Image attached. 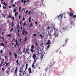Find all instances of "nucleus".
Masks as SVG:
<instances>
[{"label":"nucleus","mask_w":76,"mask_h":76,"mask_svg":"<svg viewBox=\"0 0 76 76\" xmlns=\"http://www.w3.org/2000/svg\"><path fill=\"white\" fill-rule=\"evenodd\" d=\"M36 57H37V55L35 54H33V58L34 59V61L32 64L31 66V67H34V65H35V64L36 63V59H37V58H36Z\"/></svg>","instance_id":"f257e3e1"},{"label":"nucleus","mask_w":76,"mask_h":76,"mask_svg":"<svg viewBox=\"0 0 76 76\" xmlns=\"http://www.w3.org/2000/svg\"><path fill=\"white\" fill-rule=\"evenodd\" d=\"M34 45L33 44L31 45V48L30 49V51L31 53H34V50L33 49H34Z\"/></svg>","instance_id":"f03ea898"},{"label":"nucleus","mask_w":76,"mask_h":76,"mask_svg":"<svg viewBox=\"0 0 76 76\" xmlns=\"http://www.w3.org/2000/svg\"><path fill=\"white\" fill-rule=\"evenodd\" d=\"M24 66H25V64H23L21 66V67L20 68V70L19 71L20 72H22V70H23V67H24Z\"/></svg>","instance_id":"7ed1b4c3"},{"label":"nucleus","mask_w":76,"mask_h":76,"mask_svg":"<svg viewBox=\"0 0 76 76\" xmlns=\"http://www.w3.org/2000/svg\"><path fill=\"white\" fill-rule=\"evenodd\" d=\"M9 63H6V61H5L4 62V63L2 65V66H5V64H6L5 66V67H7V66H8V65H9Z\"/></svg>","instance_id":"20e7f679"},{"label":"nucleus","mask_w":76,"mask_h":76,"mask_svg":"<svg viewBox=\"0 0 76 76\" xmlns=\"http://www.w3.org/2000/svg\"><path fill=\"white\" fill-rule=\"evenodd\" d=\"M22 32V34L24 35H26V34H28V33L26 31H23Z\"/></svg>","instance_id":"39448f33"},{"label":"nucleus","mask_w":76,"mask_h":76,"mask_svg":"<svg viewBox=\"0 0 76 76\" xmlns=\"http://www.w3.org/2000/svg\"><path fill=\"white\" fill-rule=\"evenodd\" d=\"M60 20H62V18H63V15L61 14L58 17V19H60Z\"/></svg>","instance_id":"423d86ee"},{"label":"nucleus","mask_w":76,"mask_h":76,"mask_svg":"<svg viewBox=\"0 0 76 76\" xmlns=\"http://www.w3.org/2000/svg\"><path fill=\"white\" fill-rule=\"evenodd\" d=\"M54 34L53 35L54 37V38H56V37H57V35H57V37H58V34H57V32H55L54 33Z\"/></svg>","instance_id":"0eeeda50"},{"label":"nucleus","mask_w":76,"mask_h":76,"mask_svg":"<svg viewBox=\"0 0 76 76\" xmlns=\"http://www.w3.org/2000/svg\"><path fill=\"white\" fill-rule=\"evenodd\" d=\"M18 67H16L15 70V73L14 74L15 75H16L17 74V72H18Z\"/></svg>","instance_id":"6e6552de"},{"label":"nucleus","mask_w":76,"mask_h":76,"mask_svg":"<svg viewBox=\"0 0 76 76\" xmlns=\"http://www.w3.org/2000/svg\"><path fill=\"white\" fill-rule=\"evenodd\" d=\"M35 48L36 50H37V51H38V53L39 54H41V53H39V50L38 49V48H37V47L35 46Z\"/></svg>","instance_id":"1a4fd4ad"},{"label":"nucleus","mask_w":76,"mask_h":76,"mask_svg":"<svg viewBox=\"0 0 76 76\" xmlns=\"http://www.w3.org/2000/svg\"><path fill=\"white\" fill-rule=\"evenodd\" d=\"M28 71L30 73H32V71H31V68H29L28 69Z\"/></svg>","instance_id":"9d476101"},{"label":"nucleus","mask_w":76,"mask_h":76,"mask_svg":"<svg viewBox=\"0 0 76 76\" xmlns=\"http://www.w3.org/2000/svg\"><path fill=\"white\" fill-rule=\"evenodd\" d=\"M29 47L27 48L26 49V50L25 51V54H26V53H27V52H28V51H29Z\"/></svg>","instance_id":"9b49d317"},{"label":"nucleus","mask_w":76,"mask_h":76,"mask_svg":"<svg viewBox=\"0 0 76 76\" xmlns=\"http://www.w3.org/2000/svg\"><path fill=\"white\" fill-rule=\"evenodd\" d=\"M15 42L16 43V45H18H18L19 44V43H18V40L17 39L15 40Z\"/></svg>","instance_id":"f8f14e48"},{"label":"nucleus","mask_w":76,"mask_h":76,"mask_svg":"<svg viewBox=\"0 0 76 76\" xmlns=\"http://www.w3.org/2000/svg\"><path fill=\"white\" fill-rule=\"evenodd\" d=\"M67 29V27H63L62 28V30L63 31V30H64V31H66Z\"/></svg>","instance_id":"ddd939ff"},{"label":"nucleus","mask_w":76,"mask_h":76,"mask_svg":"<svg viewBox=\"0 0 76 76\" xmlns=\"http://www.w3.org/2000/svg\"><path fill=\"white\" fill-rule=\"evenodd\" d=\"M48 35L50 37H52V35H51V32H49L48 33Z\"/></svg>","instance_id":"4468645a"},{"label":"nucleus","mask_w":76,"mask_h":76,"mask_svg":"<svg viewBox=\"0 0 76 76\" xmlns=\"http://www.w3.org/2000/svg\"><path fill=\"white\" fill-rule=\"evenodd\" d=\"M28 64H26V68L25 69V71H26V69H28Z\"/></svg>","instance_id":"2eb2a0df"},{"label":"nucleus","mask_w":76,"mask_h":76,"mask_svg":"<svg viewBox=\"0 0 76 76\" xmlns=\"http://www.w3.org/2000/svg\"><path fill=\"white\" fill-rule=\"evenodd\" d=\"M11 25L12 28H13V26H14V22L13 21L11 22Z\"/></svg>","instance_id":"dca6fc26"},{"label":"nucleus","mask_w":76,"mask_h":76,"mask_svg":"<svg viewBox=\"0 0 76 76\" xmlns=\"http://www.w3.org/2000/svg\"><path fill=\"white\" fill-rule=\"evenodd\" d=\"M48 42H46V44H51V43L50 42V40H49L48 41Z\"/></svg>","instance_id":"f3484780"},{"label":"nucleus","mask_w":76,"mask_h":76,"mask_svg":"<svg viewBox=\"0 0 76 76\" xmlns=\"http://www.w3.org/2000/svg\"><path fill=\"white\" fill-rule=\"evenodd\" d=\"M73 13L71 12L69 14V16H70L71 17H72L73 16Z\"/></svg>","instance_id":"a211bd4d"},{"label":"nucleus","mask_w":76,"mask_h":76,"mask_svg":"<svg viewBox=\"0 0 76 76\" xmlns=\"http://www.w3.org/2000/svg\"><path fill=\"white\" fill-rule=\"evenodd\" d=\"M14 57L15 58H17V54L15 53H14Z\"/></svg>","instance_id":"6ab92c4d"},{"label":"nucleus","mask_w":76,"mask_h":76,"mask_svg":"<svg viewBox=\"0 0 76 76\" xmlns=\"http://www.w3.org/2000/svg\"><path fill=\"white\" fill-rule=\"evenodd\" d=\"M1 46H3V47H4V44L3 43V42H2L0 44Z\"/></svg>","instance_id":"aec40b11"},{"label":"nucleus","mask_w":76,"mask_h":76,"mask_svg":"<svg viewBox=\"0 0 76 76\" xmlns=\"http://www.w3.org/2000/svg\"><path fill=\"white\" fill-rule=\"evenodd\" d=\"M12 18V16H11L10 14L7 17V19H8L9 18Z\"/></svg>","instance_id":"412c9836"},{"label":"nucleus","mask_w":76,"mask_h":76,"mask_svg":"<svg viewBox=\"0 0 76 76\" xmlns=\"http://www.w3.org/2000/svg\"><path fill=\"white\" fill-rule=\"evenodd\" d=\"M16 15L17 16H18V12H17L15 13V16H16Z\"/></svg>","instance_id":"4be33fe9"},{"label":"nucleus","mask_w":76,"mask_h":76,"mask_svg":"<svg viewBox=\"0 0 76 76\" xmlns=\"http://www.w3.org/2000/svg\"><path fill=\"white\" fill-rule=\"evenodd\" d=\"M4 63V62L3 61H2L1 62V63L0 64V67H1L2 66V64Z\"/></svg>","instance_id":"5701e85b"},{"label":"nucleus","mask_w":76,"mask_h":76,"mask_svg":"<svg viewBox=\"0 0 76 76\" xmlns=\"http://www.w3.org/2000/svg\"><path fill=\"white\" fill-rule=\"evenodd\" d=\"M28 20L29 22H31V17H29L28 18Z\"/></svg>","instance_id":"b1692460"},{"label":"nucleus","mask_w":76,"mask_h":76,"mask_svg":"<svg viewBox=\"0 0 76 76\" xmlns=\"http://www.w3.org/2000/svg\"><path fill=\"white\" fill-rule=\"evenodd\" d=\"M68 39H66L65 40V45H66V44H67V41H68Z\"/></svg>","instance_id":"393cba45"},{"label":"nucleus","mask_w":76,"mask_h":76,"mask_svg":"<svg viewBox=\"0 0 76 76\" xmlns=\"http://www.w3.org/2000/svg\"><path fill=\"white\" fill-rule=\"evenodd\" d=\"M18 9H19V10L20 12H21V7L20 6Z\"/></svg>","instance_id":"a878e982"},{"label":"nucleus","mask_w":76,"mask_h":76,"mask_svg":"<svg viewBox=\"0 0 76 76\" xmlns=\"http://www.w3.org/2000/svg\"><path fill=\"white\" fill-rule=\"evenodd\" d=\"M16 63L17 64V65H19V60L17 59L16 61Z\"/></svg>","instance_id":"bb28decb"},{"label":"nucleus","mask_w":76,"mask_h":76,"mask_svg":"<svg viewBox=\"0 0 76 76\" xmlns=\"http://www.w3.org/2000/svg\"><path fill=\"white\" fill-rule=\"evenodd\" d=\"M10 72V70H7L6 71V73L7 74V73H9V72Z\"/></svg>","instance_id":"cd10ccee"},{"label":"nucleus","mask_w":76,"mask_h":76,"mask_svg":"<svg viewBox=\"0 0 76 76\" xmlns=\"http://www.w3.org/2000/svg\"><path fill=\"white\" fill-rule=\"evenodd\" d=\"M3 4L4 5V6H6L7 5V4L6 3L4 2H3Z\"/></svg>","instance_id":"c85d7f7f"},{"label":"nucleus","mask_w":76,"mask_h":76,"mask_svg":"<svg viewBox=\"0 0 76 76\" xmlns=\"http://www.w3.org/2000/svg\"><path fill=\"white\" fill-rule=\"evenodd\" d=\"M76 18V15H73L72 17H71V18Z\"/></svg>","instance_id":"c756f323"},{"label":"nucleus","mask_w":76,"mask_h":76,"mask_svg":"<svg viewBox=\"0 0 76 76\" xmlns=\"http://www.w3.org/2000/svg\"><path fill=\"white\" fill-rule=\"evenodd\" d=\"M43 57H44L43 56V55H42V54H41V56L40 57L41 59H42V58H43Z\"/></svg>","instance_id":"7c9ffc66"},{"label":"nucleus","mask_w":76,"mask_h":76,"mask_svg":"<svg viewBox=\"0 0 76 76\" xmlns=\"http://www.w3.org/2000/svg\"><path fill=\"white\" fill-rule=\"evenodd\" d=\"M7 36L8 37H11V34H10L7 35Z\"/></svg>","instance_id":"2f4dec72"},{"label":"nucleus","mask_w":76,"mask_h":76,"mask_svg":"<svg viewBox=\"0 0 76 76\" xmlns=\"http://www.w3.org/2000/svg\"><path fill=\"white\" fill-rule=\"evenodd\" d=\"M35 44H36V46L38 47V49L39 48V47H38V43H37V42H36L35 43Z\"/></svg>","instance_id":"473e14b6"},{"label":"nucleus","mask_w":76,"mask_h":76,"mask_svg":"<svg viewBox=\"0 0 76 76\" xmlns=\"http://www.w3.org/2000/svg\"><path fill=\"white\" fill-rule=\"evenodd\" d=\"M25 37V39L24 40V42H26V40H27V39H27V37H26V36Z\"/></svg>","instance_id":"72a5a7b5"},{"label":"nucleus","mask_w":76,"mask_h":76,"mask_svg":"<svg viewBox=\"0 0 76 76\" xmlns=\"http://www.w3.org/2000/svg\"><path fill=\"white\" fill-rule=\"evenodd\" d=\"M22 38H20V39H19V42H21V43H22Z\"/></svg>","instance_id":"f704fd0d"},{"label":"nucleus","mask_w":76,"mask_h":76,"mask_svg":"<svg viewBox=\"0 0 76 76\" xmlns=\"http://www.w3.org/2000/svg\"><path fill=\"white\" fill-rule=\"evenodd\" d=\"M0 53H1V54H3V50H2L0 51Z\"/></svg>","instance_id":"c9c22d12"},{"label":"nucleus","mask_w":76,"mask_h":76,"mask_svg":"<svg viewBox=\"0 0 76 76\" xmlns=\"http://www.w3.org/2000/svg\"><path fill=\"white\" fill-rule=\"evenodd\" d=\"M23 26H26V23H25V22H24V23H23Z\"/></svg>","instance_id":"e433bc0d"},{"label":"nucleus","mask_w":76,"mask_h":76,"mask_svg":"<svg viewBox=\"0 0 76 76\" xmlns=\"http://www.w3.org/2000/svg\"><path fill=\"white\" fill-rule=\"evenodd\" d=\"M15 37H14L12 39V41H14L15 40Z\"/></svg>","instance_id":"4c0bfd02"},{"label":"nucleus","mask_w":76,"mask_h":76,"mask_svg":"<svg viewBox=\"0 0 76 76\" xmlns=\"http://www.w3.org/2000/svg\"><path fill=\"white\" fill-rule=\"evenodd\" d=\"M11 55H12V52H9V56H11Z\"/></svg>","instance_id":"58836bf2"},{"label":"nucleus","mask_w":76,"mask_h":76,"mask_svg":"<svg viewBox=\"0 0 76 76\" xmlns=\"http://www.w3.org/2000/svg\"><path fill=\"white\" fill-rule=\"evenodd\" d=\"M32 23H31L30 24V25L29 26L30 28H31L32 27Z\"/></svg>","instance_id":"ea45409f"},{"label":"nucleus","mask_w":76,"mask_h":76,"mask_svg":"<svg viewBox=\"0 0 76 76\" xmlns=\"http://www.w3.org/2000/svg\"><path fill=\"white\" fill-rule=\"evenodd\" d=\"M2 16H3V17H4V18H5V15H4L3 13L2 14Z\"/></svg>","instance_id":"a19ab883"},{"label":"nucleus","mask_w":76,"mask_h":76,"mask_svg":"<svg viewBox=\"0 0 76 76\" xmlns=\"http://www.w3.org/2000/svg\"><path fill=\"white\" fill-rule=\"evenodd\" d=\"M4 58H5V59H7V56H4Z\"/></svg>","instance_id":"79ce46f5"},{"label":"nucleus","mask_w":76,"mask_h":76,"mask_svg":"<svg viewBox=\"0 0 76 76\" xmlns=\"http://www.w3.org/2000/svg\"><path fill=\"white\" fill-rule=\"evenodd\" d=\"M19 28V25H18L17 26V29H18Z\"/></svg>","instance_id":"37998d69"},{"label":"nucleus","mask_w":76,"mask_h":76,"mask_svg":"<svg viewBox=\"0 0 76 76\" xmlns=\"http://www.w3.org/2000/svg\"><path fill=\"white\" fill-rule=\"evenodd\" d=\"M7 23H10V21H9V20H7Z\"/></svg>","instance_id":"c03bdc74"},{"label":"nucleus","mask_w":76,"mask_h":76,"mask_svg":"<svg viewBox=\"0 0 76 76\" xmlns=\"http://www.w3.org/2000/svg\"><path fill=\"white\" fill-rule=\"evenodd\" d=\"M31 75V74H30V73L26 75H25V76H29V75Z\"/></svg>","instance_id":"a18cd8bd"},{"label":"nucleus","mask_w":76,"mask_h":76,"mask_svg":"<svg viewBox=\"0 0 76 76\" xmlns=\"http://www.w3.org/2000/svg\"><path fill=\"white\" fill-rule=\"evenodd\" d=\"M0 38H1L2 39H4V37H1V36H0Z\"/></svg>","instance_id":"49530a36"},{"label":"nucleus","mask_w":76,"mask_h":76,"mask_svg":"<svg viewBox=\"0 0 76 76\" xmlns=\"http://www.w3.org/2000/svg\"><path fill=\"white\" fill-rule=\"evenodd\" d=\"M39 36H40V37H44V36H42V35H41V34H40L39 35Z\"/></svg>","instance_id":"de8ad7c7"},{"label":"nucleus","mask_w":76,"mask_h":76,"mask_svg":"<svg viewBox=\"0 0 76 76\" xmlns=\"http://www.w3.org/2000/svg\"><path fill=\"white\" fill-rule=\"evenodd\" d=\"M3 8L4 9H5L6 8V6H3Z\"/></svg>","instance_id":"09e8293b"},{"label":"nucleus","mask_w":76,"mask_h":76,"mask_svg":"<svg viewBox=\"0 0 76 76\" xmlns=\"http://www.w3.org/2000/svg\"><path fill=\"white\" fill-rule=\"evenodd\" d=\"M13 28H11V29L10 30V32H12V31H13Z\"/></svg>","instance_id":"8fccbe9b"},{"label":"nucleus","mask_w":76,"mask_h":76,"mask_svg":"<svg viewBox=\"0 0 76 76\" xmlns=\"http://www.w3.org/2000/svg\"><path fill=\"white\" fill-rule=\"evenodd\" d=\"M18 18H19V19H20V18H21L20 15H19Z\"/></svg>","instance_id":"3c124183"},{"label":"nucleus","mask_w":76,"mask_h":76,"mask_svg":"<svg viewBox=\"0 0 76 76\" xmlns=\"http://www.w3.org/2000/svg\"><path fill=\"white\" fill-rule=\"evenodd\" d=\"M16 12V10L15 9H14L13 11V12Z\"/></svg>","instance_id":"603ef678"},{"label":"nucleus","mask_w":76,"mask_h":76,"mask_svg":"<svg viewBox=\"0 0 76 76\" xmlns=\"http://www.w3.org/2000/svg\"><path fill=\"white\" fill-rule=\"evenodd\" d=\"M54 64V63L52 65H49L50 66V67H52V66H53V64Z\"/></svg>","instance_id":"864d4df0"},{"label":"nucleus","mask_w":76,"mask_h":76,"mask_svg":"<svg viewBox=\"0 0 76 76\" xmlns=\"http://www.w3.org/2000/svg\"><path fill=\"white\" fill-rule=\"evenodd\" d=\"M12 18L13 19V20H15V18H14V17L12 16Z\"/></svg>","instance_id":"5fc2aeb1"},{"label":"nucleus","mask_w":76,"mask_h":76,"mask_svg":"<svg viewBox=\"0 0 76 76\" xmlns=\"http://www.w3.org/2000/svg\"><path fill=\"white\" fill-rule=\"evenodd\" d=\"M28 10H26V11L25 13L26 14L27 13H28Z\"/></svg>","instance_id":"6e6d98bb"},{"label":"nucleus","mask_w":76,"mask_h":76,"mask_svg":"<svg viewBox=\"0 0 76 76\" xmlns=\"http://www.w3.org/2000/svg\"><path fill=\"white\" fill-rule=\"evenodd\" d=\"M13 1H14V0H12L11 1V4H12V3H13Z\"/></svg>","instance_id":"4d7b16f0"},{"label":"nucleus","mask_w":76,"mask_h":76,"mask_svg":"<svg viewBox=\"0 0 76 76\" xmlns=\"http://www.w3.org/2000/svg\"><path fill=\"white\" fill-rule=\"evenodd\" d=\"M25 3H26V0H25L24 1L23 4H25Z\"/></svg>","instance_id":"13d9d810"},{"label":"nucleus","mask_w":76,"mask_h":76,"mask_svg":"<svg viewBox=\"0 0 76 76\" xmlns=\"http://www.w3.org/2000/svg\"><path fill=\"white\" fill-rule=\"evenodd\" d=\"M20 29L21 30H22V29H23V27L22 26L20 28Z\"/></svg>","instance_id":"bf43d9fd"},{"label":"nucleus","mask_w":76,"mask_h":76,"mask_svg":"<svg viewBox=\"0 0 76 76\" xmlns=\"http://www.w3.org/2000/svg\"><path fill=\"white\" fill-rule=\"evenodd\" d=\"M36 34H33V36L34 37H35V36H36Z\"/></svg>","instance_id":"052dcab7"},{"label":"nucleus","mask_w":76,"mask_h":76,"mask_svg":"<svg viewBox=\"0 0 76 76\" xmlns=\"http://www.w3.org/2000/svg\"><path fill=\"white\" fill-rule=\"evenodd\" d=\"M12 7H15V4H13L12 5Z\"/></svg>","instance_id":"680f3d73"},{"label":"nucleus","mask_w":76,"mask_h":76,"mask_svg":"<svg viewBox=\"0 0 76 76\" xmlns=\"http://www.w3.org/2000/svg\"><path fill=\"white\" fill-rule=\"evenodd\" d=\"M50 45H49L48 46H47V48H49L50 47Z\"/></svg>","instance_id":"e2e57ef3"},{"label":"nucleus","mask_w":76,"mask_h":76,"mask_svg":"<svg viewBox=\"0 0 76 76\" xmlns=\"http://www.w3.org/2000/svg\"><path fill=\"white\" fill-rule=\"evenodd\" d=\"M18 37H19V36H20V34H19V33H18Z\"/></svg>","instance_id":"0e129e2a"},{"label":"nucleus","mask_w":76,"mask_h":76,"mask_svg":"<svg viewBox=\"0 0 76 76\" xmlns=\"http://www.w3.org/2000/svg\"><path fill=\"white\" fill-rule=\"evenodd\" d=\"M4 34V32H3V31L2 32V35H3Z\"/></svg>","instance_id":"69168bd1"},{"label":"nucleus","mask_w":76,"mask_h":76,"mask_svg":"<svg viewBox=\"0 0 76 76\" xmlns=\"http://www.w3.org/2000/svg\"><path fill=\"white\" fill-rule=\"evenodd\" d=\"M30 13H31V11H29L28 12V14H30Z\"/></svg>","instance_id":"338daca9"},{"label":"nucleus","mask_w":76,"mask_h":76,"mask_svg":"<svg viewBox=\"0 0 76 76\" xmlns=\"http://www.w3.org/2000/svg\"><path fill=\"white\" fill-rule=\"evenodd\" d=\"M50 27H49V26L48 27H47L48 29H50Z\"/></svg>","instance_id":"774afa93"}]
</instances>
